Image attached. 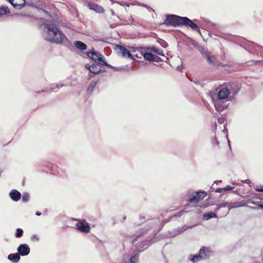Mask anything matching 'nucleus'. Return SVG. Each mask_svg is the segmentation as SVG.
<instances>
[{"mask_svg":"<svg viewBox=\"0 0 263 263\" xmlns=\"http://www.w3.org/2000/svg\"><path fill=\"white\" fill-rule=\"evenodd\" d=\"M165 24L174 27L189 26L192 29L200 33V30L198 26L187 17L180 16L175 14H168L166 15Z\"/></svg>","mask_w":263,"mask_h":263,"instance_id":"nucleus-2","label":"nucleus"},{"mask_svg":"<svg viewBox=\"0 0 263 263\" xmlns=\"http://www.w3.org/2000/svg\"><path fill=\"white\" fill-rule=\"evenodd\" d=\"M162 216V219H161V223L160 224V230H161L163 227L168 222H169L170 220H171L172 219L175 218L176 217H179L182 215L179 214V215H172V216H168L167 217V215H161Z\"/></svg>","mask_w":263,"mask_h":263,"instance_id":"nucleus-14","label":"nucleus"},{"mask_svg":"<svg viewBox=\"0 0 263 263\" xmlns=\"http://www.w3.org/2000/svg\"><path fill=\"white\" fill-rule=\"evenodd\" d=\"M143 54H144V58L145 60L150 62H154L155 61V57L153 54L146 52H143Z\"/></svg>","mask_w":263,"mask_h":263,"instance_id":"nucleus-23","label":"nucleus"},{"mask_svg":"<svg viewBox=\"0 0 263 263\" xmlns=\"http://www.w3.org/2000/svg\"><path fill=\"white\" fill-rule=\"evenodd\" d=\"M154 226H152L151 227H149V228H143L140 229H139L138 231H136L135 234L133 235L132 238H133V241H136L138 240V239L142 236H143L145 234H146L148 230L151 228H153Z\"/></svg>","mask_w":263,"mask_h":263,"instance_id":"nucleus-13","label":"nucleus"},{"mask_svg":"<svg viewBox=\"0 0 263 263\" xmlns=\"http://www.w3.org/2000/svg\"><path fill=\"white\" fill-rule=\"evenodd\" d=\"M169 233V236L171 237H174L175 236H173V234H174V230H172L171 231L168 232Z\"/></svg>","mask_w":263,"mask_h":263,"instance_id":"nucleus-39","label":"nucleus"},{"mask_svg":"<svg viewBox=\"0 0 263 263\" xmlns=\"http://www.w3.org/2000/svg\"><path fill=\"white\" fill-rule=\"evenodd\" d=\"M206 54L207 61L210 64H213L214 65H217L218 66H223V65L221 63L217 62L215 57L213 56H211L210 53H206Z\"/></svg>","mask_w":263,"mask_h":263,"instance_id":"nucleus-20","label":"nucleus"},{"mask_svg":"<svg viewBox=\"0 0 263 263\" xmlns=\"http://www.w3.org/2000/svg\"><path fill=\"white\" fill-rule=\"evenodd\" d=\"M224 191H231L234 189V187L231 186L230 185H227V186L223 187Z\"/></svg>","mask_w":263,"mask_h":263,"instance_id":"nucleus-35","label":"nucleus"},{"mask_svg":"<svg viewBox=\"0 0 263 263\" xmlns=\"http://www.w3.org/2000/svg\"><path fill=\"white\" fill-rule=\"evenodd\" d=\"M35 214H41V213H39V212H36Z\"/></svg>","mask_w":263,"mask_h":263,"instance_id":"nucleus-54","label":"nucleus"},{"mask_svg":"<svg viewBox=\"0 0 263 263\" xmlns=\"http://www.w3.org/2000/svg\"><path fill=\"white\" fill-rule=\"evenodd\" d=\"M116 70H118L119 69L118 68H114Z\"/></svg>","mask_w":263,"mask_h":263,"instance_id":"nucleus-55","label":"nucleus"},{"mask_svg":"<svg viewBox=\"0 0 263 263\" xmlns=\"http://www.w3.org/2000/svg\"><path fill=\"white\" fill-rule=\"evenodd\" d=\"M179 214H182V211H181Z\"/></svg>","mask_w":263,"mask_h":263,"instance_id":"nucleus-57","label":"nucleus"},{"mask_svg":"<svg viewBox=\"0 0 263 263\" xmlns=\"http://www.w3.org/2000/svg\"><path fill=\"white\" fill-rule=\"evenodd\" d=\"M30 239L32 241H39L40 237L37 234H33L31 236Z\"/></svg>","mask_w":263,"mask_h":263,"instance_id":"nucleus-32","label":"nucleus"},{"mask_svg":"<svg viewBox=\"0 0 263 263\" xmlns=\"http://www.w3.org/2000/svg\"><path fill=\"white\" fill-rule=\"evenodd\" d=\"M214 252L210 247H202L198 253L196 254H190L189 260L193 263H197L204 259L207 257H210L214 255Z\"/></svg>","mask_w":263,"mask_h":263,"instance_id":"nucleus-4","label":"nucleus"},{"mask_svg":"<svg viewBox=\"0 0 263 263\" xmlns=\"http://www.w3.org/2000/svg\"><path fill=\"white\" fill-rule=\"evenodd\" d=\"M110 11H111V14H112V15H115V13L114 11L112 9H111Z\"/></svg>","mask_w":263,"mask_h":263,"instance_id":"nucleus-46","label":"nucleus"},{"mask_svg":"<svg viewBox=\"0 0 263 263\" xmlns=\"http://www.w3.org/2000/svg\"><path fill=\"white\" fill-rule=\"evenodd\" d=\"M254 189L257 192L263 193V185H257L254 187Z\"/></svg>","mask_w":263,"mask_h":263,"instance_id":"nucleus-33","label":"nucleus"},{"mask_svg":"<svg viewBox=\"0 0 263 263\" xmlns=\"http://www.w3.org/2000/svg\"><path fill=\"white\" fill-rule=\"evenodd\" d=\"M72 220L77 221L74 228L77 231L84 234H87L90 232V226L85 219L76 218Z\"/></svg>","mask_w":263,"mask_h":263,"instance_id":"nucleus-5","label":"nucleus"},{"mask_svg":"<svg viewBox=\"0 0 263 263\" xmlns=\"http://www.w3.org/2000/svg\"><path fill=\"white\" fill-rule=\"evenodd\" d=\"M206 196V193L204 191L194 192L189 195L188 201L196 203L202 200Z\"/></svg>","mask_w":263,"mask_h":263,"instance_id":"nucleus-7","label":"nucleus"},{"mask_svg":"<svg viewBox=\"0 0 263 263\" xmlns=\"http://www.w3.org/2000/svg\"><path fill=\"white\" fill-rule=\"evenodd\" d=\"M158 222H159V220H158V219H155V220H153L152 222H151L149 223H153L154 224H156V223H157Z\"/></svg>","mask_w":263,"mask_h":263,"instance_id":"nucleus-41","label":"nucleus"},{"mask_svg":"<svg viewBox=\"0 0 263 263\" xmlns=\"http://www.w3.org/2000/svg\"><path fill=\"white\" fill-rule=\"evenodd\" d=\"M59 85L57 84H53L51 85V89L52 91H57V89H59Z\"/></svg>","mask_w":263,"mask_h":263,"instance_id":"nucleus-34","label":"nucleus"},{"mask_svg":"<svg viewBox=\"0 0 263 263\" xmlns=\"http://www.w3.org/2000/svg\"><path fill=\"white\" fill-rule=\"evenodd\" d=\"M122 219H123V221L125 220L126 219V216L124 215L123 217H122ZM120 221H122V220H120Z\"/></svg>","mask_w":263,"mask_h":263,"instance_id":"nucleus-45","label":"nucleus"},{"mask_svg":"<svg viewBox=\"0 0 263 263\" xmlns=\"http://www.w3.org/2000/svg\"><path fill=\"white\" fill-rule=\"evenodd\" d=\"M10 12L7 6L2 5L0 6V16L6 15Z\"/></svg>","mask_w":263,"mask_h":263,"instance_id":"nucleus-24","label":"nucleus"},{"mask_svg":"<svg viewBox=\"0 0 263 263\" xmlns=\"http://www.w3.org/2000/svg\"><path fill=\"white\" fill-rule=\"evenodd\" d=\"M151 51L152 52H155L156 53H157L158 55H160L161 56H164L162 50L158 49L156 47H152L151 48Z\"/></svg>","mask_w":263,"mask_h":263,"instance_id":"nucleus-27","label":"nucleus"},{"mask_svg":"<svg viewBox=\"0 0 263 263\" xmlns=\"http://www.w3.org/2000/svg\"><path fill=\"white\" fill-rule=\"evenodd\" d=\"M138 216L139 221L135 222V224L137 226L141 225L144 223L146 221H148L150 219V216L149 215H147V217L142 216V215H138Z\"/></svg>","mask_w":263,"mask_h":263,"instance_id":"nucleus-21","label":"nucleus"},{"mask_svg":"<svg viewBox=\"0 0 263 263\" xmlns=\"http://www.w3.org/2000/svg\"><path fill=\"white\" fill-rule=\"evenodd\" d=\"M178 69L179 70H181V66H178Z\"/></svg>","mask_w":263,"mask_h":263,"instance_id":"nucleus-51","label":"nucleus"},{"mask_svg":"<svg viewBox=\"0 0 263 263\" xmlns=\"http://www.w3.org/2000/svg\"><path fill=\"white\" fill-rule=\"evenodd\" d=\"M202 219L204 220H208L213 218H218V215H202Z\"/></svg>","mask_w":263,"mask_h":263,"instance_id":"nucleus-28","label":"nucleus"},{"mask_svg":"<svg viewBox=\"0 0 263 263\" xmlns=\"http://www.w3.org/2000/svg\"><path fill=\"white\" fill-rule=\"evenodd\" d=\"M141 253V252H139V251H138L137 249H135L132 253V256L133 257H134V258H135L136 259H137V260L138 259L139 257V254Z\"/></svg>","mask_w":263,"mask_h":263,"instance_id":"nucleus-30","label":"nucleus"},{"mask_svg":"<svg viewBox=\"0 0 263 263\" xmlns=\"http://www.w3.org/2000/svg\"><path fill=\"white\" fill-rule=\"evenodd\" d=\"M259 206L263 210V203L259 204Z\"/></svg>","mask_w":263,"mask_h":263,"instance_id":"nucleus-49","label":"nucleus"},{"mask_svg":"<svg viewBox=\"0 0 263 263\" xmlns=\"http://www.w3.org/2000/svg\"><path fill=\"white\" fill-rule=\"evenodd\" d=\"M10 198L14 201L17 202L21 199V194L16 190H12L9 193Z\"/></svg>","mask_w":263,"mask_h":263,"instance_id":"nucleus-16","label":"nucleus"},{"mask_svg":"<svg viewBox=\"0 0 263 263\" xmlns=\"http://www.w3.org/2000/svg\"><path fill=\"white\" fill-rule=\"evenodd\" d=\"M254 64L256 65H263V60L254 61Z\"/></svg>","mask_w":263,"mask_h":263,"instance_id":"nucleus-37","label":"nucleus"},{"mask_svg":"<svg viewBox=\"0 0 263 263\" xmlns=\"http://www.w3.org/2000/svg\"><path fill=\"white\" fill-rule=\"evenodd\" d=\"M116 48L117 49H118V52L120 53L123 57H127L128 58L134 59V57L132 54L126 48L121 45H117Z\"/></svg>","mask_w":263,"mask_h":263,"instance_id":"nucleus-12","label":"nucleus"},{"mask_svg":"<svg viewBox=\"0 0 263 263\" xmlns=\"http://www.w3.org/2000/svg\"><path fill=\"white\" fill-rule=\"evenodd\" d=\"M24 231L21 228H17L16 230L15 236L16 238H21L23 236Z\"/></svg>","mask_w":263,"mask_h":263,"instance_id":"nucleus-26","label":"nucleus"},{"mask_svg":"<svg viewBox=\"0 0 263 263\" xmlns=\"http://www.w3.org/2000/svg\"><path fill=\"white\" fill-rule=\"evenodd\" d=\"M213 144H215V145H218V144H219V142H218V140H217V139H216V138H215V139H214L213 140Z\"/></svg>","mask_w":263,"mask_h":263,"instance_id":"nucleus-42","label":"nucleus"},{"mask_svg":"<svg viewBox=\"0 0 263 263\" xmlns=\"http://www.w3.org/2000/svg\"><path fill=\"white\" fill-rule=\"evenodd\" d=\"M218 121L219 123L222 124L224 122V119L222 118H218Z\"/></svg>","mask_w":263,"mask_h":263,"instance_id":"nucleus-40","label":"nucleus"},{"mask_svg":"<svg viewBox=\"0 0 263 263\" xmlns=\"http://www.w3.org/2000/svg\"><path fill=\"white\" fill-rule=\"evenodd\" d=\"M224 129L223 130V132H226V133H227L228 130L226 128V126H225L224 125Z\"/></svg>","mask_w":263,"mask_h":263,"instance_id":"nucleus-48","label":"nucleus"},{"mask_svg":"<svg viewBox=\"0 0 263 263\" xmlns=\"http://www.w3.org/2000/svg\"><path fill=\"white\" fill-rule=\"evenodd\" d=\"M29 198L30 196L28 193H24L22 196V201L25 202H27L29 200Z\"/></svg>","mask_w":263,"mask_h":263,"instance_id":"nucleus-29","label":"nucleus"},{"mask_svg":"<svg viewBox=\"0 0 263 263\" xmlns=\"http://www.w3.org/2000/svg\"><path fill=\"white\" fill-rule=\"evenodd\" d=\"M161 61V59L160 57H155V61H156V62H160Z\"/></svg>","mask_w":263,"mask_h":263,"instance_id":"nucleus-43","label":"nucleus"},{"mask_svg":"<svg viewBox=\"0 0 263 263\" xmlns=\"http://www.w3.org/2000/svg\"><path fill=\"white\" fill-rule=\"evenodd\" d=\"M198 50L201 54H202L203 55H205V57L206 56V53H210L208 50H205L202 46L199 47Z\"/></svg>","mask_w":263,"mask_h":263,"instance_id":"nucleus-31","label":"nucleus"},{"mask_svg":"<svg viewBox=\"0 0 263 263\" xmlns=\"http://www.w3.org/2000/svg\"><path fill=\"white\" fill-rule=\"evenodd\" d=\"M101 64L93 62L91 65L86 64V68L93 73H99L101 71Z\"/></svg>","mask_w":263,"mask_h":263,"instance_id":"nucleus-11","label":"nucleus"},{"mask_svg":"<svg viewBox=\"0 0 263 263\" xmlns=\"http://www.w3.org/2000/svg\"><path fill=\"white\" fill-rule=\"evenodd\" d=\"M119 222L118 220V221H114L113 222V224H115L116 223H118Z\"/></svg>","mask_w":263,"mask_h":263,"instance_id":"nucleus-50","label":"nucleus"},{"mask_svg":"<svg viewBox=\"0 0 263 263\" xmlns=\"http://www.w3.org/2000/svg\"><path fill=\"white\" fill-rule=\"evenodd\" d=\"M17 251L20 256H25L29 254L30 249L27 243H22L17 247Z\"/></svg>","mask_w":263,"mask_h":263,"instance_id":"nucleus-10","label":"nucleus"},{"mask_svg":"<svg viewBox=\"0 0 263 263\" xmlns=\"http://www.w3.org/2000/svg\"><path fill=\"white\" fill-rule=\"evenodd\" d=\"M44 38L52 43L61 44L67 40L65 34L55 25L44 23L41 25Z\"/></svg>","mask_w":263,"mask_h":263,"instance_id":"nucleus-1","label":"nucleus"},{"mask_svg":"<svg viewBox=\"0 0 263 263\" xmlns=\"http://www.w3.org/2000/svg\"><path fill=\"white\" fill-rule=\"evenodd\" d=\"M88 7L90 9L92 10L99 13H103L104 12L103 8L95 3H89Z\"/></svg>","mask_w":263,"mask_h":263,"instance_id":"nucleus-17","label":"nucleus"},{"mask_svg":"<svg viewBox=\"0 0 263 263\" xmlns=\"http://www.w3.org/2000/svg\"><path fill=\"white\" fill-rule=\"evenodd\" d=\"M226 137H227V139H228V135H226ZM228 142H229V143H230V141L229 140V139H228Z\"/></svg>","mask_w":263,"mask_h":263,"instance_id":"nucleus-52","label":"nucleus"},{"mask_svg":"<svg viewBox=\"0 0 263 263\" xmlns=\"http://www.w3.org/2000/svg\"><path fill=\"white\" fill-rule=\"evenodd\" d=\"M251 44H252V47L253 49H256L257 48H263L262 47L259 46V45H258L254 43H251Z\"/></svg>","mask_w":263,"mask_h":263,"instance_id":"nucleus-36","label":"nucleus"},{"mask_svg":"<svg viewBox=\"0 0 263 263\" xmlns=\"http://www.w3.org/2000/svg\"><path fill=\"white\" fill-rule=\"evenodd\" d=\"M242 182L245 183H248V184H249L251 183V181L249 179H246L245 180H243Z\"/></svg>","mask_w":263,"mask_h":263,"instance_id":"nucleus-44","label":"nucleus"},{"mask_svg":"<svg viewBox=\"0 0 263 263\" xmlns=\"http://www.w3.org/2000/svg\"><path fill=\"white\" fill-rule=\"evenodd\" d=\"M146 48L139 47H135L133 51L136 53L135 55L136 57L140 58L142 56L144 57V54L142 53H143V52H146Z\"/></svg>","mask_w":263,"mask_h":263,"instance_id":"nucleus-19","label":"nucleus"},{"mask_svg":"<svg viewBox=\"0 0 263 263\" xmlns=\"http://www.w3.org/2000/svg\"><path fill=\"white\" fill-rule=\"evenodd\" d=\"M224 191L223 188H218L215 190V192L216 193H222Z\"/></svg>","mask_w":263,"mask_h":263,"instance_id":"nucleus-38","label":"nucleus"},{"mask_svg":"<svg viewBox=\"0 0 263 263\" xmlns=\"http://www.w3.org/2000/svg\"><path fill=\"white\" fill-rule=\"evenodd\" d=\"M196 225H192L191 226H184L181 228L178 227L175 229H174V234H173V236H176L181 233L184 232L188 229H192L194 228Z\"/></svg>","mask_w":263,"mask_h":263,"instance_id":"nucleus-15","label":"nucleus"},{"mask_svg":"<svg viewBox=\"0 0 263 263\" xmlns=\"http://www.w3.org/2000/svg\"><path fill=\"white\" fill-rule=\"evenodd\" d=\"M87 56L93 60L95 62L98 63L102 65H105L109 67H111V65L106 62L103 55L99 52H88Z\"/></svg>","mask_w":263,"mask_h":263,"instance_id":"nucleus-6","label":"nucleus"},{"mask_svg":"<svg viewBox=\"0 0 263 263\" xmlns=\"http://www.w3.org/2000/svg\"><path fill=\"white\" fill-rule=\"evenodd\" d=\"M153 243V238H147L143 241L138 242L136 245V249L142 252L147 249Z\"/></svg>","mask_w":263,"mask_h":263,"instance_id":"nucleus-8","label":"nucleus"},{"mask_svg":"<svg viewBox=\"0 0 263 263\" xmlns=\"http://www.w3.org/2000/svg\"><path fill=\"white\" fill-rule=\"evenodd\" d=\"M98 81L92 80L89 84V85L87 88V91L89 92H92L95 88L96 85L98 83Z\"/></svg>","mask_w":263,"mask_h":263,"instance_id":"nucleus-25","label":"nucleus"},{"mask_svg":"<svg viewBox=\"0 0 263 263\" xmlns=\"http://www.w3.org/2000/svg\"><path fill=\"white\" fill-rule=\"evenodd\" d=\"M7 258L13 263H17L21 259V256L18 253H11L8 255Z\"/></svg>","mask_w":263,"mask_h":263,"instance_id":"nucleus-18","label":"nucleus"},{"mask_svg":"<svg viewBox=\"0 0 263 263\" xmlns=\"http://www.w3.org/2000/svg\"><path fill=\"white\" fill-rule=\"evenodd\" d=\"M208 214H214V213H213V212H209V213H208Z\"/></svg>","mask_w":263,"mask_h":263,"instance_id":"nucleus-53","label":"nucleus"},{"mask_svg":"<svg viewBox=\"0 0 263 263\" xmlns=\"http://www.w3.org/2000/svg\"><path fill=\"white\" fill-rule=\"evenodd\" d=\"M74 44L77 49L82 51L86 50L87 47V45L81 41H76Z\"/></svg>","mask_w":263,"mask_h":263,"instance_id":"nucleus-22","label":"nucleus"},{"mask_svg":"<svg viewBox=\"0 0 263 263\" xmlns=\"http://www.w3.org/2000/svg\"><path fill=\"white\" fill-rule=\"evenodd\" d=\"M240 206V205L238 204V203H237L236 205H235L234 206H233L232 208L233 207H239Z\"/></svg>","mask_w":263,"mask_h":263,"instance_id":"nucleus-47","label":"nucleus"},{"mask_svg":"<svg viewBox=\"0 0 263 263\" xmlns=\"http://www.w3.org/2000/svg\"><path fill=\"white\" fill-rule=\"evenodd\" d=\"M229 95L228 90L224 85L219 88L216 98L213 97L215 109L218 112H222L227 107V102Z\"/></svg>","mask_w":263,"mask_h":263,"instance_id":"nucleus-3","label":"nucleus"},{"mask_svg":"<svg viewBox=\"0 0 263 263\" xmlns=\"http://www.w3.org/2000/svg\"><path fill=\"white\" fill-rule=\"evenodd\" d=\"M229 95H236L240 90V86L238 83H229L225 85Z\"/></svg>","mask_w":263,"mask_h":263,"instance_id":"nucleus-9","label":"nucleus"},{"mask_svg":"<svg viewBox=\"0 0 263 263\" xmlns=\"http://www.w3.org/2000/svg\"><path fill=\"white\" fill-rule=\"evenodd\" d=\"M142 6L145 7V5L144 4H143Z\"/></svg>","mask_w":263,"mask_h":263,"instance_id":"nucleus-56","label":"nucleus"}]
</instances>
